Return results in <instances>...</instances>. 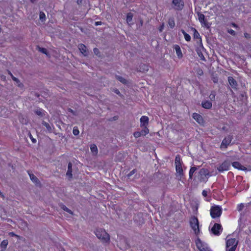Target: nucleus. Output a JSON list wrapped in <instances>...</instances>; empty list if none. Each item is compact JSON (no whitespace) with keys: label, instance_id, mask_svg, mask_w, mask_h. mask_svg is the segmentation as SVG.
<instances>
[{"label":"nucleus","instance_id":"1","mask_svg":"<svg viewBox=\"0 0 251 251\" xmlns=\"http://www.w3.org/2000/svg\"><path fill=\"white\" fill-rule=\"evenodd\" d=\"M175 163L177 174L176 176L178 177V179L180 180L182 176H183V172L182 168V162L181 161L180 156L179 154L176 155Z\"/></svg>","mask_w":251,"mask_h":251},{"label":"nucleus","instance_id":"2","mask_svg":"<svg viewBox=\"0 0 251 251\" xmlns=\"http://www.w3.org/2000/svg\"><path fill=\"white\" fill-rule=\"evenodd\" d=\"M95 233L97 237L103 242H107L109 240V235L104 229L102 228L97 229Z\"/></svg>","mask_w":251,"mask_h":251},{"label":"nucleus","instance_id":"3","mask_svg":"<svg viewBox=\"0 0 251 251\" xmlns=\"http://www.w3.org/2000/svg\"><path fill=\"white\" fill-rule=\"evenodd\" d=\"M190 225L196 234L198 235L200 233L199 222L197 217L193 216L191 218Z\"/></svg>","mask_w":251,"mask_h":251},{"label":"nucleus","instance_id":"4","mask_svg":"<svg viewBox=\"0 0 251 251\" xmlns=\"http://www.w3.org/2000/svg\"><path fill=\"white\" fill-rule=\"evenodd\" d=\"M222 213V209L220 206H212L210 209V215L213 219L219 218Z\"/></svg>","mask_w":251,"mask_h":251},{"label":"nucleus","instance_id":"5","mask_svg":"<svg viewBox=\"0 0 251 251\" xmlns=\"http://www.w3.org/2000/svg\"><path fill=\"white\" fill-rule=\"evenodd\" d=\"M238 241L234 238L228 239L226 242V251H235Z\"/></svg>","mask_w":251,"mask_h":251},{"label":"nucleus","instance_id":"6","mask_svg":"<svg viewBox=\"0 0 251 251\" xmlns=\"http://www.w3.org/2000/svg\"><path fill=\"white\" fill-rule=\"evenodd\" d=\"M223 230L222 226L218 223H215L211 229V232L215 235L218 236Z\"/></svg>","mask_w":251,"mask_h":251},{"label":"nucleus","instance_id":"7","mask_svg":"<svg viewBox=\"0 0 251 251\" xmlns=\"http://www.w3.org/2000/svg\"><path fill=\"white\" fill-rule=\"evenodd\" d=\"M172 3L174 8L177 11L181 10L184 7V2L182 0H173Z\"/></svg>","mask_w":251,"mask_h":251},{"label":"nucleus","instance_id":"8","mask_svg":"<svg viewBox=\"0 0 251 251\" xmlns=\"http://www.w3.org/2000/svg\"><path fill=\"white\" fill-rule=\"evenodd\" d=\"M230 165V164L229 162H228V161H225L217 168V170L220 172H223L225 171H227L229 169Z\"/></svg>","mask_w":251,"mask_h":251},{"label":"nucleus","instance_id":"9","mask_svg":"<svg viewBox=\"0 0 251 251\" xmlns=\"http://www.w3.org/2000/svg\"><path fill=\"white\" fill-rule=\"evenodd\" d=\"M191 29L194 32V34H193V37H194V39H199V41H198V43H199V45L200 44V46H201V48L202 49H203V46L202 44L201 38V36H200L199 33L198 32L196 28H194V27H192Z\"/></svg>","mask_w":251,"mask_h":251},{"label":"nucleus","instance_id":"10","mask_svg":"<svg viewBox=\"0 0 251 251\" xmlns=\"http://www.w3.org/2000/svg\"><path fill=\"white\" fill-rule=\"evenodd\" d=\"M228 82L230 86L234 89H237L238 83L237 81L232 76L228 77Z\"/></svg>","mask_w":251,"mask_h":251},{"label":"nucleus","instance_id":"11","mask_svg":"<svg viewBox=\"0 0 251 251\" xmlns=\"http://www.w3.org/2000/svg\"><path fill=\"white\" fill-rule=\"evenodd\" d=\"M231 141V137L230 136H227L225 137L221 143V148H227V146L230 143Z\"/></svg>","mask_w":251,"mask_h":251},{"label":"nucleus","instance_id":"12","mask_svg":"<svg viewBox=\"0 0 251 251\" xmlns=\"http://www.w3.org/2000/svg\"><path fill=\"white\" fill-rule=\"evenodd\" d=\"M149 118L147 116H143L140 118L141 126L146 127L149 124Z\"/></svg>","mask_w":251,"mask_h":251},{"label":"nucleus","instance_id":"13","mask_svg":"<svg viewBox=\"0 0 251 251\" xmlns=\"http://www.w3.org/2000/svg\"><path fill=\"white\" fill-rule=\"evenodd\" d=\"M232 165L233 167L238 170L246 171L247 169L244 166L242 165L239 162L235 161L232 163Z\"/></svg>","mask_w":251,"mask_h":251},{"label":"nucleus","instance_id":"14","mask_svg":"<svg viewBox=\"0 0 251 251\" xmlns=\"http://www.w3.org/2000/svg\"><path fill=\"white\" fill-rule=\"evenodd\" d=\"M204 50V48H203V49H202L201 48V46H200V44L199 45V47H198L196 49V51L197 52V54L198 55V56H199V57L201 58V60H203V61H205V58L204 56V55H203V53L202 52V50Z\"/></svg>","mask_w":251,"mask_h":251},{"label":"nucleus","instance_id":"15","mask_svg":"<svg viewBox=\"0 0 251 251\" xmlns=\"http://www.w3.org/2000/svg\"><path fill=\"white\" fill-rule=\"evenodd\" d=\"M72 172V163L71 162H69L68 165L67 172L66 173V176L69 177V179H71L73 177Z\"/></svg>","mask_w":251,"mask_h":251},{"label":"nucleus","instance_id":"16","mask_svg":"<svg viewBox=\"0 0 251 251\" xmlns=\"http://www.w3.org/2000/svg\"><path fill=\"white\" fill-rule=\"evenodd\" d=\"M79 50L80 52L84 55L87 56L88 54V52L87 50V47L82 44H80L78 46Z\"/></svg>","mask_w":251,"mask_h":251},{"label":"nucleus","instance_id":"17","mask_svg":"<svg viewBox=\"0 0 251 251\" xmlns=\"http://www.w3.org/2000/svg\"><path fill=\"white\" fill-rule=\"evenodd\" d=\"M212 103L210 101L205 100L203 101L201 103V106L205 109H210L212 107Z\"/></svg>","mask_w":251,"mask_h":251},{"label":"nucleus","instance_id":"18","mask_svg":"<svg viewBox=\"0 0 251 251\" xmlns=\"http://www.w3.org/2000/svg\"><path fill=\"white\" fill-rule=\"evenodd\" d=\"M174 49L176 50V53L178 58H181L182 57V53L181 52V50L180 47L177 45H175L174 46Z\"/></svg>","mask_w":251,"mask_h":251},{"label":"nucleus","instance_id":"19","mask_svg":"<svg viewBox=\"0 0 251 251\" xmlns=\"http://www.w3.org/2000/svg\"><path fill=\"white\" fill-rule=\"evenodd\" d=\"M59 206L64 211L68 212V213H69V214H71L72 215H74L73 212L72 210H71L70 209H69L68 207H67L66 206V205H65L64 204L60 203L59 204Z\"/></svg>","mask_w":251,"mask_h":251},{"label":"nucleus","instance_id":"20","mask_svg":"<svg viewBox=\"0 0 251 251\" xmlns=\"http://www.w3.org/2000/svg\"><path fill=\"white\" fill-rule=\"evenodd\" d=\"M193 118L196 120L199 123H201L202 121V118L200 114L194 113L193 114Z\"/></svg>","mask_w":251,"mask_h":251},{"label":"nucleus","instance_id":"21","mask_svg":"<svg viewBox=\"0 0 251 251\" xmlns=\"http://www.w3.org/2000/svg\"><path fill=\"white\" fill-rule=\"evenodd\" d=\"M34 113L40 117H43L45 116L44 111L42 109L38 108L34 110Z\"/></svg>","mask_w":251,"mask_h":251},{"label":"nucleus","instance_id":"22","mask_svg":"<svg viewBox=\"0 0 251 251\" xmlns=\"http://www.w3.org/2000/svg\"><path fill=\"white\" fill-rule=\"evenodd\" d=\"M30 179L36 184H40V181L38 178L33 174H29Z\"/></svg>","mask_w":251,"mask_h":251},{"label":"nucleus","instance_id":"23","mask_svg":"<svg viewBox=\"0 0 251 251\" xmlns=\"http://www.w3.org/2000/svg\"><path fill=\"white\" fill-rule=\"evenodd\" d=\"M199 174L201 176H207L209 175V172L207 169L202 168L200 170Z\"/></svg>","mask_w":251,"mask_h":251},{"label":"nucleus","instance_id":"24","mask_svg":"<svg viewBox=\"0 0 251 251\" xmlns=\"http://www.w3.org/2000/svg\"><path fill=\"white\" fill-rule=\"evenodd\" d=\"M115 78L124 84H126L127 83V81L126 79L121 76L116 75Z\"/></svg>","mask_w":251,"mask_h":251},{"label":"nucleus","instance_id":"25","mask_svg":"<svg viewBox=\"0 0 251 251\" xmlns=\"http://www.w3.org/2000/svg\"><path fill=\"white\" fill-rule=\"evenodd\" d=\"M8 74L11 76L12 80L13 81H15L18 84V85L19 86H20V85H22V83H21L20 80L18 78L15 77L14 76H13V75L12 74V73L10 71H9Z\"/></svg>","mask_w":251,"mask_h":251},{"label":"nucleus","instance_id":"26","mask_svg":"<svg viewBox=\"0 0 251 251\" xmlns=\"http://www.w3.org/2000/svg\"><path fill=\"white\" fill-rule=\"evenodd\" d=\"M91 151L94 154L96 155L98 154V150L97 146L95 144H93L90 147Z\"/></svg>","mask_w":251,"mask_h":251},{"label":"nucleus","instance_id":"27","mask_svg":"<svg viewBox=\"0 0 251 251\" xmlns=\"http://www.w3.org/2000/svg\"><path fill=\"white\" fill-rule=\"evenodd\" d=\"M133 14L131 12L128 13L126 15V22L128 24H130L132 21Z\"/></svg>","mask_w":251,"mask_h":251},{"label":"nucleus","instance_id":"28","mask_svg":"<svg viewBox=\"0 0 251 251\" xmlns=\"http://www.w3.org/2000/svg\"><path fill=\"white\" fill-rule=\"evenodd\" d=\"M181 31L183 33L185 40L187 42L190 41L191 36L188 34H187L183 29H182L181 30Z\"/></svg>","mask_w":251,"mask_h":251},{"label":"nucleus","instance_id":"29","mask_svg":"<svg viewBox=\"0 0 251 251\" xmlns=\"http://www.w3.org/2000/svg\"><path fill=\"white\" fill-rule=\"evenodd\" d=\"M38 50L40 52H41L44 54H45L48 56H50V54L46 48H41V47H38Z\"/></svg>","mask_w":251,"mask_h":251},{"label":"nucleus","instance_id":"30","mask_svg":"<svg viewBox=\"0 0 251 251\" xmlns=\"http://www.w3.org/2000/svg\"><path fill=\"white\" fill-rule=\"evenodd\" d=\"M42 125L45 126L47 129L50 132L52 131V128L51 126L50 125V124L45 121H43L42 123Z\"/></svg>","mask_w":251,"mask_h":251},{"label":"nucleus","instance_id":"31","mask_svg":"<svg viewBox=\"0 0 251 251\" xmlns=\"http://www.w3.org/2000/svg\"><path fill=\"white\" fill-rule=\"evenodd\" d=\"M197 168L196 167H192L189 171V179H192L193 174L197 170Z\"/></svg>","mask_w":251,"mask_h":251},{"label":"nucleus","instance_id":"32","mask_svg":"<svg viewBox=\"0 0 251 251\" xmlns=\"http://www.w3.org/2000/svg\"><path fill=\"white\" fill-rule=\"evenodd\" d=\"M168 25L171 28H173L175 27V20H174V18H170L169 19Z\"/></svg>","mask_w":251,"mask_h":251},{"label":"nucleus","instance_id":"33","mask_svg":"<svg viewBox=\"0 0 251 251\" xmlns=\"http://www.w3.org/2000/svg\"><path fill=\"white\" fill-rule=\"evenodd\" d=\"M196 244L197 247L199 249H200L203 246L201 241L199 238L197 239V240H196Z\"/></svg>","mask_w":251,"mask_h":251},{"label":"nucleus","instance_id":"34","mask_svg":"<svg viewBox=\"0 0 251 251\" xmlns=\"http://www.w3.org/2000/svg\"><path fill=\"white\" fill-rule=\"evenodd\" d=\"M198 16L199 17V20L200 22H203L205 20V16L203 14L201 13L200 12L197 13Z\"/></svg>","mask_w":251,"mask_h":251},{"label":"nucleus","instance_id":"35","mask_svg":"<svg viewBox=\"0 0 251 251\" xmlns=\"http://www.w3.org/2000/svg\"><path fill=\"white\" fill-rule=\"evenodd\" d=\"M39 18H40V20L42 22L45 21V20H46V15H45V13L43 12L40 11V14H39Z\"/></svg>","mask_w":251,"mask_h":251},{"label":"nucleus","instance_id":"36","mask_svg":"<svg viewBox=\"0 0 251 251\" xmlns=\"http://www.w3.org/2000/svg\"><path fill=\"white\" fill-rule=\"evenodd\" d=\"M141 135H146L148 133H149V129L147 127H144L143 129H142L141 131Z\"/></svg>","mask_w":251,"mask_h":251},{"label":"nucleus","instance_id":"37","mask_svg":"<svg viewBox=\"0 0 251 251\" xmlns=\"http://www.w3.org/2000/svg\"><path fill=\"white\" fill-rule=\"evenodd\" d=\"M8 241L7 240H3L0 244V246L1 248L6 249L7 245H8Z\"/></svg>","mask_w":251,"mask_h":251},{"label":"nucleus","instance_id":"38","mask_svg":"<svg viewBox=\"0 0 251 251\" xmlns=\"http://www.w3.org/2000/svg\"><path fill=\"white\" fill-rule=\"evenodd\" d=\"M202 25H203V26L207 28H209L210 27V25L208 23L206 20H204L203 22H200Z\"/></svg>","mask_w":251,"mask_h":251},{"label":"nucleus","instance_id":"39","mask_svg":"<svg viewBox=\"0 0 251 251\" xmlns=\"http://www.w3.org/2000/svg\"><path fill=\"white\" fill-rule=\"evenodd\" d=\"M73 133L74 135H78L79 133V131L76 126H75L73 128Z\"/></svg>","mask_w":251,"mask_h":251},{"label":"nucleus","instance_id":"40","mask_svg":"<svg viewBox=\"0 0 251 251\" xmlns=\"http://www.w3.org/2000/svg\"><path fill=\"white\" fill-rule=\"evenodd\" d=\"M137 172V169H134L127 175V177L129 178L131 176Z\"/></svg>","mask_w":251,"mask_h":251},{"label":"nucleus","instance_id":"41","mask_svg":"<svg viewBox=\"0 0 251 251\" xmlns=\"http://www.w3.org/2000/svg\"><path fill=\"white\" fill-rule=\"evenodd\" d=\"M216 96V92L215 91H212L210 96L209 98L211 100H215V97Z\"/></svg>","mask_w":251,"mask_h":251},{"label":"nucleus","instance_id":"42","mask_svg":"<svg viewBox=\"0 0 251 251\" xmlns=\"http://www.w3.org/2000/svg\"><path fill=\"white\" fill-rule=\"evenodd\" d=\"M93 51H94V53L97 56H99V57L100 56V52L98 48H95L93 50Z\"/></svg>","mask_w":251,"mask_h":251},{"label":"nucleus","instance_id":"43","mask_svg":"<svg viewBox=\"0 0 251 251\" xmlns=\"http://www.w3.org/2000/svg\"><path fill=\"white\" fill-rule=\"evenodd\" d=\"M133 135L135 138H138L141 136L140 131H136L134 132Z\"/></svg>","mask_w":251,"mask_h":251},{"label":"nucleus","instance_id":"44","mask_svg":"<svg viewBox=\"0 0 251 251\" xmlns=\"http://www.w3.org/2000/svg\"><path fill=\"white\" fill-rule=\"evenodd\" d=\"M9 235L11 236H15L16 237H17V239H21V238H22V237H21L20 236H19L18 235H16V234H15L14 232H10L9 233Z\"/></svg>","mask_w":251,"mask_h":251},{"label":"nucleus","instance_id":"45","mask_svg":"<svg viewBox=\"0 0 251 251\" xmlns=\"http://www.w3.org/2000/svg\"><path fill=\"white\" fill-rule=\"evenodd\" d=\"M227 32L228 33H229V34H230L231 35H233V36H235L236 35V32L235 31H234L233 29H229L227 30Z\"/></svg>","mask_w":251,"mask_h":251},{"label":"nucleus","instance_id":"46","mask_svg":"<svg viewBox=\"0 0 251 251\" xmlns=\"http://www.w3.org/2000/svg\"><path fill=\"white\" fill-rule=\"evenodd\" d=\"M113 91L114 93H115L116 94H117V95H118L119 96H122V94H121L120 92L119 91V90L118 89L114 88L113 90Z\"/></svg>","mask_w":251,"mask_h":251},{"label":"nucleus","instance_id":"47","mask_svg":"<svg viewBox=\"0 0 251 251\" xmlns=\"http://www.w3.org/2000/svg\"><path fill=\"white\" fill-rule=\"evenodd\" d=\"M29 137H30V139L31 140L32 142L33 143H35L36 142V140L33 138V137L32 136V135L30 132L29 133Z\"/></svg>","mask_w":251,"mask_h":251},{"label":"nucleus","instance_id":"48","mask_svg":"<svg viewBox=\"0 0 251 251\" xmlns=\"http://www.w3.org/2000/svg\"><path fill=\"white\" fill-rule=\"evenodd\" d=\"M200 251H209V250L206 248V247H204V246L201 248L200 249H199Z\"/></svg>","mask_w":251,"mask_h":251},{"label":"nucleus","instance_id":"49","mask_svg":"<svg viewBox=\"0 0 251 251\" xmlns=\"http://www.w3.org/2000/svg\"><path fill=\"white\" fill-rule=\"evenodd\" d=\"M20 121L21 123H22L23 124H26L27 123V120L25 119L24 118L22 119H20Z\"/></svg>","mask_w":251,"mask_h":251},{"label":"nucleus","instance_id":"50","mask_svg":"<svg viewBox=\"0 0 251 251\" xmlns=\"http://www.w3.org/2000/svg\"><path fill=\"white\" fill-rule=\"evenodd\" d=\"M244 37L247 39H250L251 37V35L248 33H244Z\"/></svg>","mask_w":251,"mask_h":251},{"label":"nucleus","instance_id":"51","mask_svg":"<svg viewBox=\"0 0 251 251\" xmlns=\"http://www.w3.org/2000/svg\"><path fill=\"white\" fill-rule=\"evenodd\" d=\"M68 111L72 113L74 115H76L75 112L71 108H68Z\"/></svg>","mask_w":251,"mask_h":251},{"label":"nucleus","instance_id":"52","mask_svg":"<svg viewBox=\"0 0 251 251\" xmlns=\"http://www.w3.org/2000/svg\"><path fill=\"white\" fill-rule=\"evenodd\" d=\"M231 25H232L233 27H235V28H239L238 25H236V24L235 23H231Z\"/></svg>","mask_w":251,"mask_h":251},{"label":"nucleus","instance_id":"53","mask_svg":"<svg viewBox=\"0 0 251 251\" xmlns=\"http://www.w3.org/2000/svg\"><path fill=\"white\" fill-rule=\"evenodd\" d=\"M207 191L206 190H203L202 192V195L204 196V197H206L207 196Z\"/></svg>","mask_w":251,"mask_h":251},{"label":"nucleus","instance_id":"54","mask_svg":"<svg viewBox=\"0 0 251 251\" xmlns=\"http://www.w3.org/2000/svg\"><path fill=\"white\" fill-rule=\"evenodd\" d=\"M244 206L243 204L241 203L239 206V210H241L243 208Z\"/></svg>","mask_w":251,"mask_h":251},{"label":"nucleus","instance_id":"55","mask_svg":"<svg viewBox=\"0 0 251 251\" xmlns=\"http://www.w3.org/2000/svg\"><path fill=\"white\" fill-rule=\"evenodd\" d=\"M101 24H102L101 22H96L95 23V25L96 26L101 25Z\"/></svg>","mask_w":251,"mask_h":251},{"label":"nucleus","instance_id":"56","mask_svg":"<svg viewBox=\"0 0 251 251\" xmlns=\"http://www.w3.org/2000/svg\"><path fill=\"white\" fill-rule=\"evenodd\" d=\"M82 3V0H77V3L78 5L81 4Z\"/></svg>","mask_w":251,"mask_h":251},{"label":"nucleus","instance_id":"57","mask_svg":"<svg viewBox=\"0 0 251 251\" xmlns=\"http://www.w3.org/2000/svg\"><path fill=\"white\" fill-rule=\"evenodd\" d=\"M163 27H164V25L163 24L162 25L160 26V28H159V31H162Z\"/></svg>","mask_w":251,"mask_h":251},{"label":"nucleus","instance_id":"58","mask_svg":"<svg viewBox=\"0 0 251 251\" xmlns=\"http://www.w3.org/2000/svg\"><path fill=\"white\" fill-rule=\"evenodd\" d=\"M213 82L216 83L218 82V79L216 78H214L213 79Z\"/></svg>","mask_w":251,"mask_h":251},{"label":"nucleus","instance_id":"59","mask_svg":"<svg viewBox=\"0 0 251 251\" xmlns=\"http://www.w3.org/2000/svg\"><path fill=\"white\" fill-rule=\"evenodd\" d=\"M34 95H35L36 97H38V98H39V97H40V95H39V94L37 93H34Z\"/></svg>","mask_w":251,"mask_h":251},{"label":"nucleus","instance_id":"60","mask_svg":"<svg viewBox=\"0 0 251 251\" xmlns=\"http://www.w3.org/2000/svg\"><path fill=\"white\" fill-rule=\"evenodd\" d=\"M36 0H30L31 2L34 3Z\"/></svg>","mask_w":251,"mask_h":251},{"label":"nucleus","instance_id":"61","mask_svg":"<svg viewBox=\"0 0 251 251\" xmlns=\"http://www.w3.org/2000/svg\"><path fill=\"white\" fill-rule=\"evenodd\" d=\"M39 101H43V100L39 98Z\"/></svg>","mask_w":251,"mask_h":251},{"label":"nucleus","instance_id":"62","mask_svg":"<svg viewBox=\"0 0 251 251\" xmlns=\"http://www.w3.org/2000/svg\"><path fill=\"white\" fill-rule=\"evenodd\" d=\"M144 67H146L147 68V66H146V65H144Z\"/></svg>","mask_w":251,"mask_h":251},{"label":"nucleus","instance_id":"63","mask_svg":"<svg viewBox=\"0 0 251 251\" xmlns=\"http://www.w3.org/2000/svg\"><path fill=\"white\" fill-rule=\"evenodd\" d=\"M211 251L209 250V251Z\"/></svg>","mask_w":251,"mask_h":251}]
</instances>
